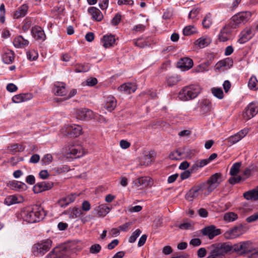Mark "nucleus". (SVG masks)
<instances>
[{
	"mask_svg": "<svg viewBox=\"0 0 258 258\" xmlns=\"http://www.w3.org/2000/svg\"><path fill=\"white\" fill-rule=\"evenodd\" d=\"M45 216L43 208L38 205L24 210L21 213V216L27 223H33L42 220Z\"/></svg>",
	"mask_w": 258,
	"mask_h": 258,
	"instance_id": "f257e3e1",
	"label": "nucleus"
},
{
	"mask_svg": "<svg viewBox=\"0 0 258 258\" xmlns=\"http://www.w3.org/2000/svg\"><path fill=\"white\" fill-rule=\"evenodd\" d=\"M230 248L229 242L213 244L208 247L210 251L206 258H226V254L229 253Z\"/></svg>",
	"mask_w": 258,
	"mask_h": 258,
	"instance_id": "f03ea898",
	"label": "nucleus"
},
{
	"mask_svg": "<svg viewBox=\"0 0 258 258\" xmlns=\"http://www.w3.org/2000/svg\"><path fill=\"white\" fill-rule=\"evenodd\" d=\"M201 91V88L198 85L186 86L179 92L178 98L182 101H188L196 98Z\"/></svg>",
	"mask_w": 258,
	"mask_h": 258,
	"instance_id": "7ed1b4c3",
	"label": "nucleus"
},
{
	"mask_svg": "<svg viewBox=\"0 0 258 258\" xmlns=\"http://www.w3.org/2000/svg\"><path fill=\"white\" fill-rule=\"evenodd\" d=\"M222 176L221 173H215L212 175L206 182L202 183L205 189V195H209L220 184L223 180Z\"/></svg>",
	"mask_w": 258,
	"mask_h": 258,
	"instance_id": "20e7f679",
	"label": "nucleus"
},
{
	"mask_svg": "<svg viewBox=\"0 0 258 258\" xmlns=\"http://www.w3.org/2000/svg\"><path fill=\"white\" fill-rule=\"evenodd\" d=\"M251 16V13L250 12H240L232 16L227 24L230 27L235 29L240 27L241 24L246 23L250 19Z\"/></svg>",
	"mask_w": 258,
	"mask_h": 258,
	"instance_id": "39448f33",
	"label": "nucleus"
},
{
	"mask_svg": "<svg viewBox=\"0 0 258 258\" xmlns=\"http://www.w3.org/2000/svg\"><path fill=\"white\" fill-rule=\"evenodd\" d=\"M52 241L49 239L41 240L35 243L32 247V252L35 255H43L51 247Z\"/></svg>",
	"mask_w": 258,
	"mask_h": 258,
	"instance_id": "423d86ee",
	"label": "nucleus"
},
{
	"mask_svg": "<svg viewBox=\"0 0 258 258\" xmlns=\"http://www.w3.org/2000/svg\"><path fill=\"white\" fill-rule=\"evenodd\" d=\"M82 128L77 124L66 125L61 130V134L64 136H70L77 137L82 134Z\"/></svg>",
	"mask_w": 258,
	"mask_h": 258,
	"instance_id": "0eeeda50",
	"label": "nucleus"
},
{
	"mask_svg": "<svg viewBox=\"0 0 258 258\" xmlns=\"http://www.w3.org/2000/svg\"><path fill=\"white\" fill-rule=\"evenodd\" d=\"M200 191L203 192L205 195V189L204 188L202 183L190 189L186 194L185 198L188 201H192L194 199L199 197Z\"/></svg>",
	"mask_w": 258,
	"mask_h": 258,
	"instance_id": "6e6552de",
	"label": "nucleus"
},
{
	"mask_svg": "<svg viewBox=\"0 0 258 258\" xmlns=\"http://www.w3.org/2000/svg\"><path fill=\"white\" fill-rule=\"evenodd\" d=\"M257 113L258 103L251 102L246 107L243 117L247 120L253 117Z\"/></svg>",
	"mask_w": 258,
	"mask_h": 258,
	"instance_id": "1a4fd4ad",
	"label": "nucleus"
},
{
	"mask_svg": "<svg viewBox=\"0 0 258 258\" xmlns=\"http://www.w3.org/2000/svg\"><path fill=\"white\" fill-rule=\"evenodd\" d=\"M203 235L207 236L210 239H213L216 236L221 233V230L214 225L207 226L202 230Z\"/></svg>",
	"mask_w": 258,
	"mask_h": 258,
	"instance_id": "9d476101",
	"label": "nucleus"
},
{
	"mask_svg": "<svg viewBox=\"0 0 258 258\" xmlns=\"http://www.w3.org/2000/svg\"><path fill=\"white\" fill-rule=\"evenodd\" d=\"M248 133V129L244 128L241 130L236 134L230 136L226 139L230 146L232 145L243 138Z\"/></svg>",
	"mask_w": 258,
	"mask_h": 258,
	"instance_id": "9b49d317",
	"label": "nucleus"
},
{
	"mask_svg": "<svg viewBox=\"0 0 258 258\" xmlns=\"http://www.w3.org/2000/svg\"><path fill=\"white\" fill-rule=\"evenodd\" d=\"M2 59L6 64L12 63L15 59V53L13 51L4 48L1 52Z\"/></svg>",
	"mask_w": 258,
	"mask_h": 258,
	"instance_id": "f8f14e48",
	"label": "nucleus"
},
{
	"mask_svg": "<svg viewBox=\"0 0 258 258\" xmlns=\"http://www.w3.org/2000/svg\"><path fill=\"white\" fill-rule=\"evenodd\" d=\"M76 117L80 120H89L93 117L92 110L88 108H81L76 111Z\"/></svg>",
	"mask_w": 258,
	"mask_h": 258,
	"instance_id": "ddd939ff",
	"label": "nucleus"
},
{
	"mask_svg": "<svg viewBox=\"0 0 258 258\" xmlns=\"http://www.w3.org/2000/svg\"><path fill=\"white\" fill-rule=\"evenodd\" d=\"M53 183L50 181H42L36 183L33 187L35 193H40L43 191L48 190L51 188Z\"/></svg>",
	"mask_w": 258,
	"mask_h": 258,
	"instance_id": "4468645a",
	"label": "nucleus"
},
{
	"mask_svg": "<svg viewBox=\"0 0 258 258\" xmlns=\"http://www.w3.org/2000/svg\"><path fill=\"white\" fill-rule=\"evenodd\" d=\"M68 148V154L72 155L75 158H80L84 154L82 147L79 145L69 144Z\"/></svg>",
	"mask_w": 258,
	"mask_h": 258,
	"instance_id": "2eb2a0df",
	"label": "nucleus"
},
{
	"mask_svg": "<svg viewBox=\"0 0 258 258\" xmlns=\"http://www.w3.org/2000/svg\"><path fill=\"white\" fill-rule=\"evenodd\" d=\"M233 30L227 23L220 32L218 36L219 40L222 42L227 41Z\"/></svg>",
	"mask_w": 258,
	"mask_h": 258,
	"instance_id": "dca6fc26",
	"label": "nucleus"
},
{
	"mask_svg": "<svg viewBox=\"0 0 258 258\" xmlns=\"http://www.w3.org/2000/svg\"><path fill=\"white\" fill-rule=\"evenodd\" d=\"M177 66L182 71H187L192 67L193 61L189 57L181 58L178 62Z\"/></svg>",
	"mask_w": 258,
	"mask_h": 258,
	"instance_id": "f3484780",
	"label": "nucleus"
},
{
	"mask_svg": "<svg viewBox=\"0 0 258 258\" xmlns=\"http://www.w3.org/2000/svg\"><path fill=\"white\" fill-rule=\"evenodd\" d=\"M152 182L151 179L149 177L145 176L138 178L134 181L133 183L135 186L138 187L141 186V188H145L148 186H151Z\"/></svg>",
	"mask_w": 258,
	"mask_h": 258,
	"instance_id": "a211bd4d",
	"label": "nucleus"
},
{
	"mask_svg": "<svg viewBox=\"0 0 258 258\" xmlns=\"http://www.w3.org/2000/svg\"><path fill=\"white\" fill-rule=\"evenodd\" d=\"M31 34L33 37L38 40L44 41L46 36L42 28L38 26L33 27L31 30Z\"/></svg>",
	"mask_w": 258,
	"mask_h": 258,
	"instance_id": "6ab92c4d",
	"label": "nucleus"
},
{
	"mask_svg": "<svg viewBox=\"0 0 258 258\" xmlns=\"http://www.w3.org/2000/svg\"><path fill=\"white\" fill-rule=\"evenodd\" d=\"M137 87L135 83H127L120 86L118 89L125 94H129L135 92Z\"/></svg>",
	"mask_w": 258,
	"mask_h": 258,
	"instance_id": "aec40b11",
	"label": "nucleus"
},
{
	"mask_svg": "<svg viewBox=\"0 0 258 258\" xmlns=\"http://www.w3.org/2000/svg\"><path fill=\"white\" fill-rule=\"evenodd\" d=\"M78 196V195L76 194H72L70 195L59 200L58 201V204L61 207H66L70 204L74 202Z\"/></svg>",
	"mask_w": 258,
	"mask_h": 258,
	"instance_id": "412c9836",
	"label": "nucleus"
},
{
	"mask_svg": "<svg viewBox=\"0 0 258 258\" xmlns=\"http://www.w3.org/2000/svg\"><path fill=\"white\" fill-rule=\"evenodd\" d=\"M29 43V41L21 35L16 36L13 40V44L16 48H25Z\"/></svg>",
	"mask_w": 258,
	"mask_h": 258,
	"instance_id": "4be33fe9",
	"label": "nucleus"
},
{
	"mask_svg": "<svg viewBox=\"0 0 258 258\" xmlns=\"http://www.w3.org/2000/svg\"><path fill=\"white\" fill-rule=\"evenodd\" d=\"M241 230V227L234 226L229 229L224 233V236L227 239H233L239 236Z\"/></svg>",
	"mask_w": 258,
	"mask_h": 258,
	"instance_id": "5701e85b",
	"label": "nucleus"
},
{
	"mask_svg": "<svg viewBox=\"0 0 258 258\" xmlns=\"http://www.w3.org/2000/svg\"><path fill=\"white\" fill-rule=\"evenodd\" d=\"M115 39L113 35H104L101 39V43L102 46L105 48L113 46L115 44Z\"/></svg>",
	"mask_w": 258,
	"mask_h": 258,
	"instance_id": "b1692460",
	"label": "nucleus"
},
{
	"mask_svg": "<svg viewBox=\"0 0 258 258\" xmlns=\"http://www.w3.org/2000/svg\"><path fill=\"white\" fill-rule=\"evenodd\" d=\"M32 95L30 93L20 94L13 97L12 100L15 103H20L26 101L32 98Z\"/></svg>",
	"mask_w": 258,
	"mask_h": 258,
	"instance_id": "393cba45",
	"label": "nucleus"
},
{
	"mask_svg": "<svg viewBox=\"0 0 258 258\" xmlns=\"http://www.w3.org/2000/svg\"><path fill=\"white\" fill-rule=\"evenodd\" d=\"M88 13L92 16L93 19L97 21H100L103 18L101 11L95 7H91L88 9Z\"/></svg>",
	"mask_w": 258,
	"mask_h": 258,
	"instance_id": "a878e982",
	"label": "nucleus"
},
{
	"mask_svg": "<svg viewBox=\"0 0 258 258\" xmlns=\"http://www.w3.org/2000/svg\"><path fill=\"white\" fill-rule=\"evenodd\" d=\"M244 198L247 200H258V188L253 189L243 194Z\"/></svg>",
	"mask_w": 258,
	"mask_h": 258,
	"instance_id": "bb28decb",
	"label": "nucleus"
},
{
	"mask_svg": "<svg viewBox=\"0 0 258 258\" xmlns=\"http://www.w3.org/2000/svg\"><path fill=\"white\" fill-rule=\"evenodd\" d=\"M237 214L233 212H228L223 215V219L226 223L233 222L238 219Z\"/></svg>",
	"mask_w": 258,
	"mask_h": 258,
	"instance_id": "cd10ccee",
	"label": "nucleus"
},
{
	"mask_svg": "<svg viewBox=\"0 0 258 258\" xmlns=\"http://www.w3.org/2000/svg\"><path fill=\"white\" fill-rule=\"evenodd\" d=\"M28 6L26 5H23L15 12L14 18L15 19H19L24 17L28 11Z\"/></svg>",
	"mask_w": 258,
	"mask_h": 258,
	"instance_id": "c85d7f7f",
	"label": "nucleus"
},
{
	"mask_svg": "<svg viewBox=\"0 0 258 258\" xmlns=\"http://www.w3.org/2000/svg\"><path fill=\"white\" fill-rule=\"evenodd\" d=\"M241 36L239 39L238 42L240 43H244L252 37V31L248 29L243 31L241 33Z\"/></svg>",
	"mask_w": 258,
	"mask_h": 258,
	"instance_id": "c756f323",
	"label": "nucleus"
},
{
	"mask_svg": "<svg viewBox=\"0 0 258 258\" xmlns=\"http://www.w3.org/2000/svg\"><path fill=\"white\" fill-rule=\"evenodd\" d=\"M229 246L230 247L229 253L235 252L240 254H244L242 242L232 245L229 243Z\"/></svg>",
	"mask_w": 258,
	"mask_h": 258,
	"instance_id": "7c9ffc66",
	"label": "nucleus"
},
{
	"mask_svg": "<svg viewBox=\"0 0 258 258\" xmlns=\"http://www.w3.org/2000/svg\"><path fill=\"white\" fill-rule=\"evenodd\" d=\"M116 106V101L113 97H108L106 98L105 107L109 111L113 110Z\"/></svg>",
	"mask_w": 258,
	"mask_h": 258,
	"instance_id": "2f4dec72",
	"label": "nucleus"
},
{
	"mask_svg": "<svg viewBox=\"0 0 258 258\" xmlns=\"http://www.w3.org/2000/svg\"><path fill=\"white\" fill-rule=\"evenodd\" d=\"M96 210L99 217H104L109 212L110 209L106 205L102 204L98 206Z\"/></svg>",
	"mask_w": 258,
	"mask_h": 258,
	"instance_id": "473e14b6",
	"label": "nucleus"
},
{
	"mask_svg": "<svg viewBox=\"0 0 258 258\" xmlns=\"http://www.w3.org/2000/svg\"><path fill=\"white\" fill-rule=\"evenodd\" d=\"M53 91L55 95L61 96L66 95L67 92L65 86L63 84L58 86L55 84L54 87Z\"/></svg>",
	"mask_w": 258,
	"mask_h": 258,
	"instance_id": "72a5a7b5",
	"label": "nucleus"
},
{
	"mask_svg": "<svg viewBox=\"0 0 258 258\" xmlns=\"http://www.w3.org/2000/svg\"><path fill=\"white\" fill-rule=\"evenodd\" d=\"M237 210L239 214L244 215L252 210V207L247 203H243L237 208Z\"/></svg>",
	"mask_w": 258,
	"mask_h": 258,
	"instance_id": "f704fd0d",
	"label": "nucleus"
},
{
	"mask_svg": "<svg viewBox=\"0 0 258 258\" xmlns=\"http://www.w3.org/2000/svg\"><path fill=\"white\" fill-rule=\"evenodd\" d=\"M211 42L209 38L201 37L195 42V44L200 48H204L207 46Z\"/></svg>",
	"mask_w": 258,
	"mask_h": 258,
	"instance_id": "c9c22d12",
	"label": "nucleus"
},
{
	"mask_svg": "<svg viewBox=\"0 0 258 258\" xmlns=\"http://www.w3.org/2000/svg\"><path fill=\"white\" fill-rule=\"evenodd\" d=\"M53 249L57 258H62L66 254L67 251V249L64 246L56 247Z\"/></svg>",
	"mask_w": 258,
	"mask_h": 258,
	"instance_id": "e433bc0d",
	"label": "nucleus"
},
{
	"mask_svg": "<svg viewBox=\"0 0 258 258\" xmlns=\"http://www.w3.org/2000/svg\"><path fill=\"white\" fill-rule=\"evenodd\" d=\"M248 86L250 90L258 89V81L255 76H252L249 80Z\"/></svg>",
	"mask_w": 258,
	"mask_h": 258,
	"instance_id": "4c0bfd02",
	"label": "nucleus"
},
{
	"mask_svg": "<svg viewBox=\"0 0 258 258\" xmlns=\"http://www.w3.org/2000/svg\"><path fill=\"white\" fill-rule=\"evenodd\" d=\"M243 248V251L244 253L253 252L254 250V247L252 246V243L251 242L247 241H243L242 242Z\"/></svg>",
	"mask_w": 258,
	"mask_h": 258,
	"instance_id": "58836bf2",
	"label": "nucleus"
},
{
	"mask_svg": "<svg viewBox=\"0 0 258 258\" xmlns=\"http://www.w3.org/2000/svg\"><path fill=\"white\" fill-rule=\"evenodd\" d=\"M8 149L11 152L14 153L17 152H22L24 150V147L20 144H14L11 145L8 147Z\"/></svg>",
	"mask_w": 258,
	"mask_h": 258,
	"instance_id": "ea45409f",
	"label": "nucleus"
},
{
	"mask_svg": "<svg viewBox=\"0 0 258 258\" xmlns=\"http://www.w3.org/2000/svg\"><path fill=\"white\" fill-rule=\"evenodd\" d=\"M213 95L219 99H222L224 97L223 92L221 88H213L211 89Z\"/></svg>",
	"mask_w": 258,
	"mask_h": 258,
	"instance_id": "a19ab883",
	"label": "nucleus"
},
{
	"mask_svg": "<svg viewBox=\"0 0 258 258\" xmlns=\"http://www.w3.org/2000/svg\"><path fill=\"white\" fill-rule=\"evenodd\" d=\"M241 165V162H236L233 164L230 170V174L232 176H235L239 172Z\"/></svg>",
	"mask_w": 258,
	"mask_h": 258,
	"instance_id": "79ce46f5",
	"label": "nucleus"
},
{
	"mask_svg": "<svg viewBox=\"0 0 258 258\" xmlns=\"http://www.w3.org/2000/svg\"><path fill=\"white\" fill-rule=\"evenodd\" d=\"M200 107L204 112L209 111L211 108V103L210 101L207 99L203 100L201 103Z\"/></svg>",
	"mask_w": 258,
	"mask_h": 258,
	"instance_id": "37998d69",
	"label": "nucleus"
},
{
	"mask_svg": "<svg viewBox=\"0 0 258 258\" xmlns=\"http://www.w3.org/2000/svg\"><path fill=\"white\" fill-rule=\"evenodd\" d=\"M17 203H18V199L14 195H12V196H9L5 198V201H4V203L8 206H10L13 204H16Z\"/></svg>",
	"mask_w": 258,
	"mask_h": 258,
	"instance_id": "c03bdc74",
	"label": "nucleus"
},
{
	"mask_svg": "<svg viewBox=\"0 0 258 258\" xmlns=\"http://www.w3.org/2000/svg\"><path fill=\"white\" fill-rule=\"evenodd\" d=\"M212 23L211 15L210 14H207L203 20L202 24L204 28H209Z\"/></svg>",
	"mask_w": 258,
	"mask_h": 258,
	"instance_id": "a18cd8bd",
	"label": "nucleus"
},
{
	"mask_svg": "<svg viewBox=\"0 0 258 258\" xmlns=\"http://www.w3.org/2000/svg\"><path fill=\"white\" fill-rule=\"evenodd\" d=\"M179 80L180 78L177 76H170L167 78L166 82L169 86H172L176 85Z\"/></svg>",
	"mask_w": 258,
	"mask_h": 258,
	"instance_id": "49530a36",
	"label": "nucleus"
},
{
	"mask_svg": "<svg viewBox=\"0 0 258 258\" xmlns=\"http://www.w3.org/2000/svg\"><path fill=\"white\" fill-rule=\"evenodd\" d=\"M90 70V67L87 64H81L76 68V72L78 73L87 72Z\"/></svg>",
	"mask_w": 258,
	"mask_h": 258,
	"instance_id": "de8ad7c7",
	"label": "nucleus"
},
{
	"mask_svg": "<svg viewBox=\"0 0 258 258\" xmlns=\"http://www.w3.org/2000/svg\"><path fill=\"white\" fill-rule=\"evenodd\" d=\"M196 32V29L193 26H187L185 27L183 30V33L184 35L188 36L194 34Z\"/></svg>",
	"mask_w": 258,
	"mask_h": 258,
	"instance_id": "09e8293b",
	"label": "nucleus"
},
{
	"mask_svg": "<svg viewBox=\"0 0 258 258\" xmlns=\"http://www.w3.org/2000/svg\"><path fill=\"white\" fill-rule=\"evenodd\" d=\"M141 233V231L138 229L136 230L131 235L128 239V242L130 243H133L136 241L137 238L139 236Z\"/></svg>",
	"mask_w": 258,
	"mask_h": 258,
	"instance_id": "8fccbe9b",
	"label": "nucleus"
},
{
	"mask_svg": "<svg viewBox=\"0 0 258 258\" xmlns=\"http://www.w3.org/2000/svg\"><path fill=\"white\" fill-rule=\"evenodd\" d=\"M27 56L30 60H34L37 58L38 53L34 50H31L27 52Z\"/></svg>",
	"mask_w": 258,
	"mask_h": 258,
	"instance_id": "3c124183",
	"label": "nucleus"
},
{
	"mask_svg": "<svg viewBox=\"0 0 258 258\" xmlns=\"http://www.w3.org/2000/svg\"><path fill=\"white\" fill-rule=\"evenodd\" d=\"M83 214L82 210L78 208H75L73 209V215L72 217L73 218H75L77 217H80Z\"/></svg>",
	"mask_w": 258,
	"mask_h": 258,
	"instance_id": "603ef678",
	"label": "nucleus"
},
{
	"mask_svg": "<svg viewBox=\"0 0 258 258\" xmlns=\"http://www.w3.org/2000/svg\"><path fill=\"white\" fill-rule=\"evenodd\" d=\"M101 248L98 244H93L90 248V252L92 253H97L100 251Z\"/></svg>",
	"mask_w": 258,
	"mask_h": 258,
	"instance_id": "864d4df0",
	"label": "nucleus"
},
{
	"mask_svg": "<svg viewBox=\"0 0 258 258\" xmlns=\"http://www.w3.org/2000/svg\"><path fill=\"white\" fill-rule=\"evenodd\" d=\"M52 156L51 154H48L45 155L42 159L43 164H49L52 161Z\"/></svg>",
	"mask_w": 258,
	"mask_h": 258,
	"instance_id": "5fc2aeb1",
	"label": "nucleus"
},
{
	"mask_svg": "<svg viewBox=\"0 0 258 258\" xmlns=\"http://www.w3.org/2000/svg\"><path fill=\"white\" fill-rule=\"evenodd\" d=\"M207 254V250L205 248H200L197 251V255L199 258L204 257Z\"/></svg>",
	"mask_w": 258,
	"mask_h": 258,
	"instance_id": "6e6d98bb",
	"label": "nucleus"
},
{
	"mask_svg": "<svg viewBox=\"0 0 258 258\" xmlns=\"http://www.w3.org/2000/svg\"><path fill=\"white\" fill-rule=\"evenodd\" d=\"M192 225L190 222H183V223L179 225L178 227L182 230L190 229L192 228Z\"/></svg>",
	"mask_w": 258,
	"mask_h": 258,
	"instance_id": "4d7b16f0",
	"label": "nucleus"
},
{
	"mask_svg": "<svg viewBox=\"0 0 258 258\" xmlns=\"http://www.w3.org/2000/svg\"><path fill=\"white\" fill-rule=\"evenodd\" d=\"M199 12L200 9L199 8L192 9L188 15V18L189 19L195 18L198 15V14L199 13Z\"/></svg>",
	"mask_w": 258,
	"mask_h": 258,
	"instance_id": "13d9d810",
	"label": "nucleus"
},
{
	"mask_svg": "<svg viewBox=\"0 0 258 258\" xmlns=\"http://www.w3.org/2000/svg\"><path fill=\"white\" fill-rule=\"evenodd\" d=\"M258 220V212L252 215L246 219L247 223H251Z\"/></svg>",
	"mask_w": 258,
	"mask_h": 258,
	"instance_id": "bf43d9fd",
	"label": "nucleus"
},
{
	"mask_svg": "<svg viewBox=\"0 0 258 258\" xmlns=\"http://www.w3.org/2000/svg\"><path fill=\"white\" fill-rule=\"evenodd\" d=\"M121 20V16L120 14H117L112 19L111 23L113 25H116L118 24Z\"/></svg>",
	"mask_w": 258,
	"mask_h": 258,
	"instance_id": "052dcab7",
	"label": "nucleus"
},
{
	"mask_svg": "<svg viewBox=\"0 0 258 258\" xmlns=\"http://www.w3.org/2000/svg\"><path fill=\"white\" fill-rule=\"evenodd\" d=\"M202 243L201 240L199 238H193L190 240L189 244L192 245L194 246H200Z\"/></svg>",
	"mask_w": 258,
	"mask_h": 258,
	"instance_id": "680f3d73",
	"label": "nucleus"
},
{
	"mask_svg": "<svg viewBox=\"0 0 258 258\" xmlns=\"http://www.w3.org/2000/svg\"><path fill=\"white\" fill-rule=\"evenodd\" d=\"M86 83L88 86H93L97 83V80L95 78H91L88 79Z\"/></svg>",
	"mask_w": 258,
	"mask_h": 258,
	"instance_id": "e2e57ef3",
	"label": "nucleus"
},
{
	"mask_svg": "<svg viewBox=\"0 0 258 258\" xmlns=\"http://www.w3.org/2000/svg\"><path fill=\"white\" fill-rule=\"evenodd\" d=\"M108 5V0H100L99 7L102 10H106Z\"/></svg>",
	"mask_w": 258,
	"mask_h": 258,
	"instance_id": "0e129e2a",
	"label": "nucleus"
},
{
	"mask_svg": "<svg viewBox=\"0 0 258 258\" xmlns=\"http://www.w3.org/2000/svg\"><path fill=\"white\" fill-rule=\"evenodd\" d=\"M90 208H91L90 204L88 201H85L83 202L82 205V211H84L86 212L90 210Z\"/></svg>",
	"mask_w": 258,
	"mask_h": 258,
	"instance_id": "69168bd1",
	"label": "nucleus"
},
{
	"mask_svg": "<svg viewBox=\"0 0 258 258\" xmlns=\"http://www.w3.org/2000/svg\"><path fill=\"white\" fill-rule=\"evenodd\" d=\"M241 180V177L240 176L231 177L229 179L228 181L230 184H234L235 183H238Z\"/></svg>",
	"mask_w": 258,
	"mask_h": 258,
	"instance_id": "338daca9",
	"label": "nucleus"
},
{
	"mask_svg": "<svg viewBox=\"0 0 258 258\" xmlns=\"http://www.w3.org/2000/svg\"><path fill=\"white\" fill-rule=\"evenodd\" d=\"M26 182L30 185H32L35 183V179L33 175H29L26 177Z\"/></svg>",
	"mask_w": 258,
	"mask_h": 258,
	"instance_id": "774afa93",
	"label": "nucleus"
}]
</instances>
